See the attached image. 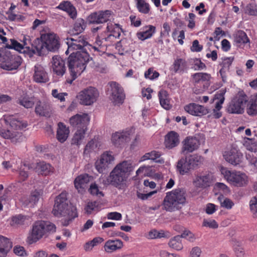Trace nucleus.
Here are the masks:
<instances>
[{
    "instance_id": "nucleus-16",
    "label": "nucleus",
    "mask_w": 257,
    "mask_h": 257,
    "mask_svg": "<svg viewBox=\"0 0 257 257\" xmlns=\"http://www.w3.org/2000/svg\"><path fill=\"white\" fill-rule=\"evenodd\" d=\"M111 15L110 11H99L91 14L88 17V21L90 24H100L108 21Z\"/></svg>"
},
{
    "instance_id": "nucleus-11",
    "label": "nucleus",
    "mask_w": 257,
    "mask_h": 257,
    "mask_svg": "<svg viewBox=\"0 0 257 257\" xmlns=\"http://www.w3.org/2000/svg\"><path fill=\"white\" fill-rule=\"evenodd\" d=\"M127 179L125 176L114 168L105 181V184H110L120 189L125 184Z\"/></svg>"
},
{
    "instance_id": "nucleus-33",
    "label": "nucleus",
    "mask_w": 257,
    "mask_h": 257,
    "mask_svg": "<svg viewBox=\"0 0 257 257\" xmlns=\"http://www.w3.org/2000/svg\"><path fill=\"white\" fill-rule=\"evenodd\" d=\"M12 247L10 239L0 235V257H6L8 250Z\"/></svg>"
},
{
    "instance_id": "nucleus-2",
    "label": "nucleus",
    "mask_w": 257,
    "mask_h": 257,
    "mask_svg": "<svg viewBox=\"0 0 257 257\" xmlns=\"http://www.w3.org/2000/svg\"><path fill=\"white\" fill-rule=\"evenodd\" d=\"M52 213L58 217H67L63 222L64 226H67L70 222L77 216L76 208L71 205H69L66 193L65 192L61 193L56 197Z\"/></svg>"
},
{
    "instance_id": "nucleus-3",
    "label": "nucleus",
    "mask_w": 257,
    "mask_h": 257,
    "mask_svg": "<svg viewBox=\"0 0 257 257\" xmlns=\"http://www.w3.org/2000/svg\"><path fill=\"white\" fill-rule=\"evenodd\" d=\"M34 46L37 55L40 56L45 54L47 50L55 52L60 47L59 37L54 33L42 34L40 39L34 40Z\"/></svg>"
},
{
    "instance_id": "nucleus-51",
    "label": "nucleus",
    "mask_w": 257,
    "mask_h": 257,
    "mask_svg": "<svg viewBox=\"0 0 257 257\" xmlns=\"http://www.w3.org/2000/svg\"><path fill=\"white\" fill-rule=\"evenodd\" d=\"M225 92V90H221L220 93H216L214 95V99L219 100V101L216 103L215 108L214 109L219 110L222 108L221 105L224 101L225 98L224 95Z\"/></svg>"
},
{
    "instance_id": "nucleus-60",
    "label": "nucleus",
    "mask_w": 257,
    "mask_h": 257,
    "mask_svg": "<svg viewBox=\"0 0 257 257\" xmlns=\"http://www.w3.org/2000/svg\"><path fill=\"white\" fill-rule=\"evenodd\" d=\"M181 238H187L190 241H194L195 239L194 234L189 230H184L181 235Z\"/></svg>"
},
{
    "instance_id": "nucleus-17",
    "label": "nucleus",
    "mask_w": 257,
    "mask_h": 257,
    "mask_svg": "<svg viewBox=\"0 0 257 257\" xmlns=\"http://www.w3.org/2000/svg\"><path fill=\"white\" fill-rule=\"evenodd\" d=\"M53 72L58 76H63L66 71L65 61L58 55L53 56L51 60Z\"/></svg>"
},
{
    "instance_id": "nucleus-40",
    "label": "nucleus",
    "mask_w": 257,
    "mask_h": 257,
    "mask_svg": "<svg viewBox=\"0 0 257 257\" xmlns=\"http://www.w3.org/2000/svg\"><path fill=\"white\" fill-rule=\"evenodd\" d=\"M187 67V63L185 59L177 58L174 62L172 69L175 73H183Z\"/></svg>"
},
{
    "instance_id": "nucleus-12",
    "label": "nucleus",
    "mask_w": 257,
    "mask_h": 257,
    "mask_svg": "<svg viewBox=\"0 0 257 257\" xmlns=\"http://www.w3.org/2000/svg\"><path fill=\"white\" fill-rule=\"evenodd\" d=\"M114 158L111 152L106 151L103 153L99 160L96 161L95 166L99 173H102L109 168V166L114 161Z\"/></svg>"
},
{
    "instance_id": "nucleus-56",
    "label": "nucleus",
    "mask_w": 257,
    "mask_h": 257,
    "mask_svg": "<svg viewBox=\"0 0 257 257\" xmlns=\"http://www.w3.org/2000/svg\"><path fill=\"white\" fill-rule=\"evenodd\" d=\"M159 73L154 71L153 68H149L145 73V77L146 78L150 79L151 80L154 79L159 77Z\"/></svg>"
},
{
    "instance_id": "nucleus-52",
    "label": "nucleus",
    "mask_w": 257,
    "mask_h": 257,
    "mask_svg": "<svg viewBox=\"0 0 257 257\" xmlns=\"http://www.w3.org/2000/svg\"><path fill=\"white\" fill-rule=\"evenodd\" d=\"M6 47L10 49H14L20 52H23L24 51L22 44L15 39H10V44H7Z\"/></svg>"
},
{
    "instance_id": "nucleus-53",
    "label": "nucleus",
    "mask_w": 257,
    "mask_h": 257,
    "mask_svg": "<svg viewBox=\"0 0 257 257\" xmlns=\"http://www.w3.org/2000/svg\"><path fill=\"white\" fill-rule=\"evenodd\" d=\"M249 209L253 217H255L257 213V196L252 197L249 201Z\"/></svg>"
},
{
    "instance_id": "nucleus-58",
    "label": "nucleus",
    "mask_w": 257,
    "mask_h": 257,
    "mask_svg": "<svg viewBox=\"0 0 257 257\" xmlns=\"http://www.w3.org/2000/svg\"><path fill=\"white\" fill-rule=\"evenodd\" d=\"M41 195V192L38 191L33 192L29 198V202L33 204H35L39 200Z\"/></svg>"
},
{
    "instance_id": "nucleus-7",
    "label": "nucleus",
    "mask_w": 257,
    "mask_h": 257,
    "mask_svg": "<svg viewBox=\"0 0 257 257\" xmlns=\"http://www.w3.org/2000/svg\"><path fill=\"white\" fill-rule=\"evenodd\" d=\"M222 174L228 182L235 186L243 187L248 183V177L245 174L240 172H231L223 169Z\"/></svg>"
},
{
    "instance_id": "nucleus-20",
    "label": "nucleus",
    "mask_w": 257,
    "mask_h": 257,
    "mask_svg": "<svg viewBox=\"0 0 257 257\" xmlns=\"http://www.w3.org/2000/svg\"><path fill=\"white\" fill-rule=\"evenodd\" d=\"M185 111L189 113L196 116H202L209 112L208 109L204 106L195 103H190L184 107Z\"/></svg>"
},
{
    "instance_id": "nucleus-6",
    "label": "nucleus",
    "mask_w": 257,
    "mask_h": 257,
    "mask_svg": "<svg viewBox=\"0 0 257 257\" xmlns=\"http://www.w3.org/2000/svg\"><path fill=\"white\" fill-rule=\"evenodd\" d=\"M247 101V96L243 92L238 93L229 103L227 111L230 113L242 114Z\"/></svg>"
},
{
    "instance_id": "nucleus-25",
    "label": "nucleus",
    "mask_w": 257,
    "mask_h": 257,
    "mask_svg": "<svg viewBox=\"0 0 257 257\" xmlns=\"http://www.w3.org/2000/svg\"><path fill=\"white\" fill-rule=\"evenodd\" d=\"M56 9L63 10L67 13L70 17L73 19L76 18L77 12L75 8L69 1H63L61 2Z\"/></svg>"
},
{
    "instance_id": "nucleus-36",
    "label": "nucleus",
    "mask_w": 257,
    "mask_h": 257,
    "mask_svg": "<svg viewBox=\"0 0 257 257\" xmlns=\"http://www.w3.org/2000/svg\"><path fill=\"white\" fill-rule=\"evenodd\" d=\"M91 179L92 177L86 174L78 176L74 180V185L75 188L77 190H79V189H81L84 188L86 187L87 184L90 182Z\"/></svg>"
},
{
    "instance_id": "nucleus-5",
    "label": "nucleus",
    "mask_w": 257,
    "mask_h": 257,
    "mask_svg": "<svg viewBox=\"0 0 257 257\" xmlns=\"http://www.w3.org/2000/svg\"><path fill=\"white\" fill-rule=\"evenodd\" d=\"M56 231V226L50 222L38 221L32 226L27 241L29 244H33L41 239L47 233L54 232Z\"/></svg>"
},
{
    "instance_id": "nucleus-26",
    "label": "nucleus",
    "mask_w": 257,
    "mask_h": 257,
    "mask_svg": "<svg viewBox=\"0 0 257 257\" xmlns=\"http://www.w3.org/2000/svg\"><path fill=\"white\" fill-rule=\"evenodd\" d=\"M33 169L39 174L46 176L53 172V167L50 164L45 162H40L35 165L33 164Z\"/></svg>"
},
{
    "instance_id": "nucleus-42",
    "label": "nucleus",
    "mask_w": 257,
    "mask_h": 257,
    "mask_svg": "<svg viewBox=\"0 0 257 257\" xmlns=\"http://www.w3.org/2000/svg\"><path fill=\"white\" fill-rule=\"evenodd\" d=\"M148 28L143 32H139L137 34L138 38L141 40H145L151 38L156 31V27L152 25H149L146 27Z\"/></svg>"
},
{
    "instance_id": "nucleus-39",
    "label": "nucleus",
    "mask_w": 257,
    "mask_h": 257,
    "mask_svg": "<svg viewBox=\"0 0 257 257\" xmlns=\"http://www.w3.org/2000/svg\"><path fill=\"white\" fill-rule=\"evenodd\" d=\"M246 112L249 115L257 114V93L251 95L247 103Z\"/></svg>"
},
{
    "instance_id": "nucleus-57",
    "label": "nucleus",
    "mask_w": 257,
    "mask_h": 257,
    "mask_svg": "<svg viewBox=\"0 0 257 257\" xmlns=\"http://www.w3.org/2000/svg\"><path fill=\"white\" fill-rule=\"evenodd\" d=\"M103 38V34H101L100 35H98L96 38L95 44L98 47L105 49V48L107 47V44L105 43V42H104Z\"/></svg>"
},
{
    "instance_id": "nucleus-19",
    "label": "nucleus",
    "mask_w": 257,
    "mask_h": 257,
    "mask_svg": "<svg viewBox=\"0 0 257 257\" xmlns=\"http://www.w3.org/2000/svg\"><path fill=\"white\" fill-rule=\"evenodd\" d=\"M0 136L4 139L11 140L13 143L21 142L23 140L22 133L4 128L0 129Z\"/></svg>"
},
{
    "instance_id": "nucleus-8",
    "label": "nucleus",
    "mask_w": 257,
    "mask_h": 257,
    "mask_svg": "<svg viewBox=\"0 0 257 257\" xmlns=\"http://www.w3.org/2000/svg\"><path fill=\"white\" fill-rule=\"evenodd\" d=\"M99 96L98 90L93 87H88L81 91L77 95L80 104L90 105L95 102Z\"/></svg>"
},
{
    "instance_id": "nucleus-28",
    "label": "nucleus",
    "mask_w": 257,
    "mask_h": 257,
    "mask_svg": "<svg viewBox=\"0 0 257 257\" xmlns=\"http://www.w3.org/2000/svg\"><path fill=\"white\" fill-rule=\"evenodd\" d=\"M30 218L28 216L18 214L13 216L11 218V225L14 227H20L22 225H28Z\"/></svg>"
},
{
    "instance_id": "nucleus-54",
    "label": "nucleus",
    "mask_w": 257,
    "mask_h": 257,
    "mask_svg": "<svg viewBox=\"0 0 257 257\" xmlns=\"http://www.w3.org/2000/svg\"><path fill=\"white\" fill-rule=\"evenodd\" d=\"M246 158L249 164L252 167L253 170L257 169V158L254 156L253 153H249L246 155Z\"/></svg>"
},
{
    "instance_id": "nucleus-47",
    "label": "nucleus",
    "mask_w": 257,
    "mask_h": 257,
    "mask_svg": "<svg viewBox=\"0 0 257 257\" xmlns=\"http://www.w3.org/2000/svg\"><path fill=\"white\" fill-rule=\"evenodd\" d=\"M249 41V39L245 32L238 31L234 36V42L237 44H245Z\"/></svg>"
},
{
    "instance_id": "nucleus-35",
    "label": "nucleus",
    "mask_w": 257,
    "mask_h": 257,
    "mask_svg": "<svg viewBox=\"0 0 257 257\" xmlns=\"http://www.w3.org/2000/svg\"><path fill=\"white\" fill-rule=\"evenodd\" d=\"M191 170L199 168L203 163V158L197 154L190 155L187 157Z\"/></svg>"
},
{
    "instance_id": "nucleus-22",
    "label": "nucleus",
    "mask_w": 257,
    "mask_h": 257,
    "mask_svg": "<svg viewBox=\"0 0 257 257\" xmlns=\"http://www.w3.org/2000/svg\"><path fill=\"white\" fill-rule=\"evenodd\" d=\"M182 152H192L197 150L200 145L199 141L196 138L188 137L183 142Z\"/></svg>"
},
{
    "instance_id": "nucleus-50",
    "label": "nucleus",
    "mask_w": 257,
    "mask_h": 257,
    "mask_svg": "<svg viewBox=\"0 0 257 257\" xmlns=\"http://www.w3.org/2000/svg\"><path fill=\"white\" fill-rule=\"evenodd\" d=\"M99 146V142L96 139H92L86 145L84 153H89L93 151H95Z\"/></svg>"
},
{
    "instance_id": "nucleus-13",
    "label": "nucleus",
    "mask_w": 257,
    "mask_h": 257,
    "mask_svg": "<svg viewBox=\"0 0 257 257\" xmlns=\"http://www.w3.org/2000/svg\"><path fill=\"white\" fill-rule=\"evenodd\" d=\"M223 156L226 162L233 166L239 165L243 158L242 154L235 148L225 151Z\"/></svg>"
},
{
    "instance_id": "nucleus-30",
    "label": "nucleus",
    "mask_w": 257,
    "mask_h": 257,
    "mask_svg": "<svg viewBox=\"0 0 257 257\" xmlns=\"http://www.w3.org/2000/svg\"><path fill=\"white\" fill-rule=\"evenodd\" d=\"M22 44L24 48L23 53H28L30 57L33 56V54H37V50L34 46V41L32 43L29 36H24Z\"/></svg>"
},
{
    "instance_id": "nucleus-18",
    "label": "nucleus",
    "mask_w": 257,
    "mask_h": 257,
    "mask_svg": "<svg viewBox=\"0 0 257 257\" xmlns=\"http://www.w3.org/2000/svg\"><path fill=\"white\" fill-rule=\"evenodd\" d=\"M3 119L6 124H9L12 128L15 130H21L27 126V123L26 122L23 121L14 115H4Z\"/></svg>"
},
{
    "instance_id": "nucleus-44",
    "label": "nucleus",
    "mask_w": 257,
    "mask_h": 257,
    "mask_svg": "<svg viewBox=\"0 0 257 257\" xmlns=\"http://www.w3.org/2000/svg\"><path fill=\"white\" fill-rule=\"evenodd\" d=\"M86 25L85 21L82 19H78L74 24L73 28L72 30V35H78L81 33L85 29Z\"/></svg>"
},
{
    "instance_id": "nucleus-37",
    "label": "nucleus",
    "mask_w": 257,
    "mask_h": 257,
    "mask_svg": "<svg viewBox=\"0 0 257 257\" xmlns=\"http://www.w3.org/2000/svg\"><path fill=\"white\" fill-rule=\"evenodd\" d=\"M33 164L27 163L25 162L22 163L18 170L19 179L22 181L26 180L29 176L28 170L33 169Z\"/></svg>"
},
{
    "instance_id": "nucleus-61",
    "label": "nucleus",
    "mask_w": 257,
    "mask_h": 257,
    "mask_svg": "<svg viewBox=\"0 0 257 257\" xmlns=\"http://www.w3.org/2000/svg\"><path fill=\"white\" fill-rule=\"evenodd\" d=\"M203 225L204 226L208 227L211 228H217L218 226V224L214 220H204Z\"/></svg>"
},
{
    "instance_id": "nucleus-49",
    "label": "nucleus",
    "mask_w": 257,
    "mask_h": 257,
    "mask_svg": "<svg viewBox=\"0 0 257 257\" xmlns=\"http://www.w3.org/2000/svg\"><path fill=\"white\" fill-rule=\"evenodd\" d=\"M137 8L139 11L143 14H147L150 12V6L144 0H136Z\"/></svg>"
},
{
    "instance_id": "nucleus-24",
    "label": "nucleus",
    "mask_w": 257,
    "mask_h": 257,
    "mask_svg": "<svg viewBox=\"0 0 257 257\" xmlns=\"http://www.w3.org/2000/svg\"><path fill=\"white\" fill-rule=\"evenodd\" d=\"M114 168L127 178L129 177L131 172L134 170L132 163L130 160L124 161L118 164Z\"/></svg>"
},
{
    "instance_id": "nucleus-21",
    "label": "nucleus",
    "mask_w": 257,
    "mask_h": 257,
    "mask_svg": "<svg viewBox=\"0 0 257 257\" xmlns=\"http://www.w3.org/2000/svg\"><path fill=\"white\" fill-rule=\"evenodd\" d=\"M33 79L37 83H46L48 81V74L42 65L37 64L35 66Z\"/></svg>"
},
{
    "instance_id": "nucleus-27",
    "label": "nucleus",
    "mask_w": 257,
    "mask_h": 257,
    "mask_svg": "<svg viewBox=\"0 0 257 257\" xmlns=\"http://www.w3.org/2000/svg\"><path fill=\"white\" fill-rule=\"evenodd\" d=\"M187 157H182L178 160L176 168L177 171L181 175H184L192 171Z\"/></svg>"
},
{
    "instance_id": "nucleus-41",
    "label": "nucleus",
    "mask_w": 257,
    "mask_h": 257,
    "mask_svg": "<svg viewBox=\"0 0 257 257\" xmlns=\"http://www.w3.org/2000/svg\"><path fill=\"white\" fill-rule=\"evenodd\" d=\"M158 96L161 106L166 109H170L171 106L170 104L167 92L165 90L162 89L159 92Z\"/></svg>"
},
{
    "instance_id": "nucleus-63",
    "label": "nucleus",
    "mask_w": 257,
    "mask_h": 257,
    "mask_svg": "<svg viewBox=\"0 0 257 257\" xmlns=\"http://www.w3.org/2000/svg\"><path fill=\"white\" fill-rule=\"evenodd\" d=\"M110 237L120 236L126 241L129 240V237L123 232L120 231H111L108 233Z\"/></svg>"
},
{
    "instance_id": "nucleus-48",
    "label": "nucleus",
    "mask_w": 257,
    "mask_h": 257,
    "mask_svg": "<svg viewBox=\"0 0 257 257\" xmlns=\"http://www.w3.org/2000/svg\"><path fill=\"white\" fill-rule=\"evenodd\" d=\"M218 200L220 202L221 207L227 209H231L234 204L233 202L230 199L228 198H224L223 195H220L218 196Z\"/></svg>"
},
{
    "instance_id": "nucleus-45",
    "label": "nucleus",
    "mask_w": 257,
    "mask_h": 257,
    "mask_svg": "<svg viewBox=\"0 0 257 257\" xmlns=\"http://www.w3.org/2000/svg\"><path fill=\"white\" fill-rule=\"evenodd\" d=\"M87 129H78L71 140V144L79 146L82 143Z\"/></svg>"
},
{
    "instance_id": "nucleus-9",
    "label": "nucleus",
    "mask_w": 257,
    "mask_h": 257,
    "mask_svg": "<svg viewBox=\"0 0 257 257\" xmlns=\"http://www.w3.org/2000/svg\"><path fill=\"white\" fill-rule=\"evenodd\" d=\"M108 85L110 87L109 98L115 104L122 103L125 98V94L122 87L119 84L111 81Z\"/></svg>"
},
{
    "instance_id": "nucleus-46",
    "label": "nucleus",
    "mask_w": 257,
    "mask_h": 257,
    "mask_svg": "<svg viewBox=\"0 0 257 257\" xmlns=\"http://www.w3.org/2000/svg\"><path fill=\"white\" fill-rule=\"evenodd\" d=\"M181 238L180 235L172 238L168 243L169 246L177 250H181L183 247Z\"/></svg>"
},
{
    "instance_id": "nucleus-32",
    "label": "nucleus",
    "mask_w": 257,
    "mask_h": 257,
    "mask_svg": "<svg viewBox=\"0 0 257 257\" xmlns=\"http://www.w3.org/2000/svg\"><path fill=\"white\" fill-rule=\"evenodd\" d=\"M35 112L41 116H49L51 113V107L49 103L39 101L35 107Z\"/></svg>"
},
{
    "instance_id": "nucleus-23",
    "label": "nucleus",
    "mask_w": 257,
    "mask_h": 257,
    "mask_svg": "<svg viewBox=\"0 0 257 257\" xmlns=\"http://www.w3.org/2000/svg\"><path fill=\"white\" fill-rule=\"evenodd\" d=\"M179 143V135L177 133L171 131L166 136L165 144L167 148L172 149L177 146Z\"/></svg>"
},
{
    "instance_id": "nucleus-62",
    "label": "nucleus",
    "mask_w": 257,
    "mask_h": 257,
    "mask_svg": "<svg viewBox=\"0 0 257 257\" xmlns=\"http://www.w3.org/2000/svg\"><path fill=\"white\" fill-rule=\"evenodd\" d=\"M90 193L92 195L103 196V194L102 192L99 191L97 185L95 184H92L89 188Z\"/></svg>"
},
{
    "instance_id": "nucleus-64",
    "label": "nucleus",
    "mask_w": 257,
    "mask_h": 257,
    "mask_svg": "<svg viewBox=\"0 0 257 257\" xmlns=\"http://www.w3.org/2000/svg\"><path fill=\"white\" fill-rule=\"evenodd\" d=\"M52 95L53 97L58 98L61 101L65 100L64 96L67 95L66 93H58L57 89H53L52 91Z\"/></svg>"
},
{
    "instance_id": "nucleus-31",
    "label": "nucleus",
    "mask_w": 257,
    "mask_h": 257,
    "mask_svg": "<svg viewBox=\"0 0 257 257\" xmlns=\"http://www.w3.org/2000/svg\"><path fill=\"white\" fill-rule=\"evenodd\" d=\"M123 246V242L119 239L107 240L104 245V250L107 252H112L121 248Z\"/></svg>"
},
{
    "instance_id": "nucleus-59",
    "label": "nucleus",
    "mask_w": 257,
    "mask_h": 257,
    "mask_svg": "<svg viewBox=\"0 0 257 257\" xmlns=\"http://www.w3.org/2000/svg\"><path fill=\"white\" fill-rule=\"evenodd\" d=\"M98 203L96 201L89 202L88 203L84 209L88 214H90L92 211L97 206Z\"/></svg>"
},
{
    "instance_id": "nucleus-15",
    "label": "nucleus",
    "mask_w": 257,
    "mask_h": 257,
    "mask_svg": "<svg viewBox=\"0 0 257 257\" xmlns=\"http://www.w3.org/2000/svg\"><path fill=\"white\" fill-rule=\"evenodd\" d=\"M70 123L72 126L78 129H87L89 118L87 114H76L70 118Z\"/></svg>"
},
{
    "instance_id": "nucleus-4",
    "label": "nucleus",
    "mask_w": 257,
    "mask_h": 257,
    "mask_svg": "<svg viewBox=\"0 0 257 257\" xmlns=\"http://www.w3.org/2000/svg\"><path fill=\"white\" fill-rule=\"evenodd\" d=\"M186 202L185 192L182 189H176L167 192L163 202V209L173 212L180 209Z\"/></svg>"
},
{
    "instance_id": "nucleus-10",
    "label": "nucleus",
    "mask_w": 257,
    "mask_h": 257,
    "mask_svg": "<svg viewBox=\"0 0 257 257\" xmlns=\"http://www.w3.org/2000/svg\"><path fill=\"white\" fill-rule=\"evenodd\" d=\"M21 63V57L17 55H13L9 51L0 67L4 70L11 71L18 69Z\"/></svg>"
},
{
    "instance_id": "nucleus-38",
    "label": "nucleus",
    "mask_w": 257,
    "mask_h": 257,
    "mask_svg": "<svg viewBox=\"0 0 257 257\" xmlns=\"http://www.w3.org/2000/svg\"><path fill=\"white\" fill-rule=\"evenodd\" d=\"M192 82L194 85H196L203 82L208 83L211 77L210 74L207 73H196L192 75Z\"/></svg>"
},
{
    "instance_id": "nucleus-29",
    "label": "nucleus",
    "mask_w": 257,
    "mask_h": 257,
    "mask_svg": "<svg viewBox=\"0 0 257 257\" xmlns=\"http://www.w3.org/2000/svg\"><path fill=\"white\" fill-rule=\"evenodd\" d=\"M69 130L62 122H59L57 131L56 138L60 143H64L68 138Z\"/></svg>"
},
{
    "instance_id": "nucleus-1",
    "label": "nucleus",
    "mask_w": 257,
    "mask_h": 257,
    "mask_svg": "<svg viewBox=\"0 0 257 257\" xmlns=\"http://www.w3.org/2000/svg\"><path fill=\"white\" fill-rule=\"evenodd\" d=\"M67 40L68 49L66 53L68 54L71 52V54L68 59L70 76L67 78L66 82L71 84L84 71L87 63L92 58L85 48L88 43L82 35H73Z\"/></svg>"
},
{
    "instance_id": "nucleus-14",
    "label": "nucleus",
    "mask_w": 257,
    "mask_h": 257,
    "mask_svg": "<svg viewBox=\"0 0 257 257\" xmlns=\"http://www.w3.org/2000/svg\"><path fill=\"white\" fill-rule=\"evenodd\" d=\"M130 140V135L128 132H118L112 134L111 141L115 147L122 148L128 143Z\"/></svg>"
},
{
    "instance_id": "nucleus-55",
    "label": "nucleus",
    "mask_w": 257,
    "mask_h": 257,
    "mask_svg": "<svg viewBox=\"0 0 257 257\" xmlns=\"http://www.w3.org/2000/svg\"><path fill=\"white\" fill-rule=\"evenodd\" d=\"M244 11L245 14L249 15L255 16L257 14L256 6L254 4H249L246 5Z\"/></svg>"
},
{
    "instance_id": "nucleus-34",
    "label": "nucleus",
    "mask_w": 257,
    "mask_h": 257,
    "mask_svg": "<svg viewBox=\"0 0 257 257\" xmlns=\"http://www.w3.org/2000/svg\"><path fill=\"white\" fill-rule=\"evenodd\" d=\"M211 179L209 175L197 176L193 183L197 188H204L209 186Z\"/></svg>"
},
{
    "instance_id": "nucleus-43",
    "label": "nucleus",
    "mask_w": 257,
    "mask_h": 257,
    "mask_svg": "<svg viewBox=\"0 0 257 257\" xmlns=\"http://www.w3.org/2000/svg\"><path fill=\"white\" fill-rule=\"evenodd\" d=\"M161 156V153L159 152L153 151L151 152L146 153L144 156L141 157L140 161H144L147 160H152L156 161V162L162 163L164 162L163 159L157 160Z\"/></svg>"
}]
</instances>
